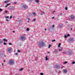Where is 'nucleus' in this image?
Returning <instances> with one entry per match:
<instances>
[{
	"label": "nucleus",
	"instance_id": "obj_1",
	"mask_svg": "<svg viewBox=\"0 0 75 75\" xmlns=\"http://www.w3.org/2000/svg\"><path fill=\"white\" fill-rule=\"evenodd\" d=\"M39 47H44V42L42 41H40L39 42Z\"/></svg>",
	"mask_w": 75,
	"mask_h": 75
},
{
	"label": "nucleus",
	"instance_id": "obj_2",
	"mask_svg": "<svg viewBox=\"0 0 75 75\" xmlns=\"http://www.w3.org/2000/svg\"><path fill=\"white\" fill-rule=\"evenodd\" d=\"M8 63L10 65H13L14 64V61L13 59L10 60L8 61Z\"/></svg>",
	"mask_w": 75,
	"mask_h": 75
},
{
	"label": "nucleus",
	"instance_id": "obj_3",
	"mask_svg": "<svg viewBox=\"0 0 75 75\" xmlns=\"http://www.w3.org/2000/svg\"><path fill=\"white\" fill-rule=\"evenodd\" d=\"M20 38L21 40H22V41H24L25 40V37L24 36H21Z\"/></svg>",
	"mask_w": 75,
	"mask_h": 75
},
{
	"label": "nucleus",
	"instance_id": "obj_4",
	"mask_svg": "<svg viewBox=\"0 0 75 75\" xmlns=\"http://www.w3.org/2000/svg\"><path fill=\"white\" fill-rule=\"evenodd\" d=\"M12 50L11 47L8 48L7 49V50L9 52H11V51H12Z\"/></svg>",
	"mask_w": 75,
	"mask_h": 75
},
{
	"label": "nucleus",
	"instance_id": "obj_5",
	"mask_svg": "<svg viewBox=\"0 0 75 75\" xmlns=\"http://www.w3.org/2000/svg\"><path fill=\"white\" fill-rule=\"evenodd\" d=\"M69 41H70V42H73V41H74V38H71L69 39Z\"/></svg>",
	"mask_w": 75,
	"mask_h": 75
},
{
	"label": "nucleus",
	"instance_id": "obj_6",
	"mask_svg": "<svg viewBox=\"0 0 75 75\" xmlns=\"http://www.w3.org/2000/svg\"><path fill=\"white\" fill-rule=\"evenodd\" d=\"M72 52L71 51H69L68 52V54H69V55H71L72 54Z\"/></svg>",
	"mask_w": 75,
	"mask_h": 75
},
{
	"label": "nucleus",
	"instance_id": "obj_7",
	"mask_svg": "<svg viewBox=\"0 0 75 75\" xmlns=\"http://www.w3.org/2000/svg\"><path fill=\"white\" fill-rule=\"evenodd\" d=\"M70 18L72 19H74V16L72 15L71 16Z\"/></svg>",
	"mask_w": 75,
	"mask_h": 75
},
{
	"label": "nucleus",
	"instance_id": "obj_8",
	"mask_svg": "<svg viewBox=\"0 0 75 75\" xmlns=\"http://www.w3.org/2000/svg\"><path fill=\"white\" fill-rule=\"evenodd\" d=\"M63 72L65 74L67 72V70L65 69L63 70Z\"/></svg>",
	"mask_w": 75,
	"mask_h": 75
},
{
	"label": "nucleus",
	"instance_id": "obj_9",
	"mask_svg": "<svg viewBox=\"0 0 75 75\" xmlns=\"http://www.w3.org/2000/svg\"><path fill=\"white\" fill-rule=\"evenodd\" d=\"M23 7L24 8H27V6L25 5H23Z\"/></svg>",
	"mask_w": 75,
	"mask_h": 75
},
{
	"label": "nucleus",
	"instance_id": "obj_10",
	"mask_svg": "<svg viewBox=\"0 0 75 75\" xmlns=\"http://www.w3.org/2000/svg\"><path fill=\"white\" fill-rule=\"evenodd\" d=\"M10 4H11L10 3H9V4H7V5L5 6V7H7V6H8V5H10Z\"/></svg>",
	"mask_w": 75,
	"mask_h": 75
},
{
	"label": "nucleus",
	"instance_id": "obj_11",
	"mask_svg": "<svg viewBox=\"0 0 75 75\" xmlns=\"http://www.w3.org/2000/svg\"><path fill=\"white\" fill-rule=\"evenodd\" d=\"M4 41H6V42H7V40L5 38L4 39L2 40Z\"/></svg>",
	"mask_w": 75,
	"mask_h": 75
},
{
	"label": "nucleus",
	"instance_id": "obj_12",
	"mask_svg": "<svg viewBox=\"0 0 75 75\" xmlns=\"http://www.w3.org/2000/svg\"><path fill=\"white\" fill-rule=\"evenodd\" d=\"M45 59L46 61H47V60H48V58L47 57H45Z\"/></svg>",
	"mask_w": 75,
	"mask_h": 75
},
{
	"label": "nucleus",
	"instance_id": "obj_13",
	"mask_svg": "<svg viewBox=\"0 0 75 75\" xmlns=\"http://www.w3.org/2000/svg\"><path fill=\"white\" fill-rule=\"evenodd\" d=\"M35 1L37 3H39V0H35Z\"/></svg>",
	"mask_w": 75,
	"mask_h": 75
},
{
	"label": "nucleus",
	"instance_id": "obj_14",
	"mask_svg": "<svg viewBox=\"0 0 75 75\" xmlns=\"http://www.w3.org/2000/svg\"><path fill=\"white\" fill-rule=\"evenodd\" d=\"M62 48H59V51H62Z\"/></svg>",
	"mask_w": 75,
	"mask_h": 75
},
{
	"label": "nucleus",
	"instance_id": "obj_15",
	"mask_svg": "<svg viewBox=\"0 0 75 75\" xmlns=\"http://www.w3.org/2000/svg\"><path fill=\"white\" fill-rule=\"evenodd\" d=\"M13 4H16V5H17V3L16 2H15L13 3Z\"/></svg>",
	"mask_w": 75,
	"mask_h": 75
},
{
	"label": "nucleus",
	"instance_id": "obj_16",
	"mask_svg": "<svg viewBox=\"0 0 75 75\" xmlns=\"http://www.w3.org/2000/svg\"><path fill=\"white\" fill-rule=\"evenodd\" d=\"M3 43V41L1 40L0 39V44H1Z\"/></svg>",
	"mask_w": 75,
	"mask_h": 75
},
{
	"label": "nucleus",
	"instance_id": "obj_17",
	"mask_svg": "<svg viewBox=\"0 0 75 75\" xmlns=\"http://www.w3.org/2000/svg\"><path fill=\"white\" fill-rule=\"evenodd\" d=\"M32 14L33 15V16H35V15L36 14V13H33Z\"/></svg>",
	"mask_w": 75,
	"mask_h": 75
},
{
	"label": "nucleus",
	"instance_id": "obj_18",
	"mask_svg": "<svg viewBox=\"0 0 75 75\" xmlns=\"http://www.w3.org/2000/svg\"><path fill=\"white\" fill-rule=\"evenodd\" d=\"M60 45H61V43H59V47H61Z\"/></svg>",
	"mask_w": 75,
	"mask_h": 75
},
{
	"label": "nucleus",
	"instance_id": "obj_19",
	"mask_svg": "<svg viewBox=\"0 0 75 75\" xmlns=\"http://www.w3.org/2000/svg\"><path fill=\"white\" fill-rule=\"evenodd\" d=\"M64 38H67V37H68L65 35H64Z\"/></svg>",
	"mask_w": 75,
	"mask_h": 75
},
{
	"label": "nucleus",
	"instance_id": "obj_20",
	"mask_svg": "<svg viewBox=\"0 0 75 75\" xmlns=\"http://www.w3.org/2000/svg\"><path fill=\"white\" fill-rule=\"evenodd\" d=\"M27 31H28L30 30V29L29 28H27L26 29Z\"/></svg>",
	"mask_w": 75,
	"mask_h": 75
},
{
	"label": "nucleus",
	"instance_id": "obj_21",
	"mask_svg": "<svg viewBox=\"0 0 75 75\" xmlns=\"http://www.w3.org/2000/svg\"><path fill=\"white\" fill-rule=\"evenodd\" d=\"M51 45H49V46H48V48H50V47H51Z\"/></svg>",
	"mask_w": 75,
	"mask_h": 75
},
{
	"label": "nucleus",
	"instance_id": "obj_22",
	"mask_svg": "<svg viewBox=\"0 0 75 75\" xmlns=\"http://www.w3.org/2000/svg\"><path fill=\"white\" fill-rule=\"evenodd\" d=\"M23 69H21L20 70H19V71H22V70H23Z\"/></svg>",
	"mask_w": 75,
	"mask_h": 75
},
{
	"label": "nucleus",
	"instance_id": "obj_23",
	"mask_svg": "<svg viewBox=\"0 0 75 75\" xmlns=\"http://www.w3.org/2000/svg\"><path fill=\"white\" fill-rule=\"evenodd\" d=\"M67 35L68 37H69L70 35H69V34H68Z\"/></svg>",
	"mask_w": 75,
	"mask_h": 75
},
{
	"label": "nucleus",
	"instance_id": "obj_24",
	"mask_svg": "<svg viewBox=\"0 0 75 75\" xmlns=\"http://www.w3.org/2000/svg\"><path fill=\"white\" fill-rule=\"evenodd\" d=\"M55 41V40H52V42H54Z\"/></svg>",
	"mask_w": 75,
	"mask_h": 75
},
{
	"label": "nucleus",
	"instance_id": "obj_25",
	"mask_svg": "<svg viewBox=\"0 0 75 75\" xmlns=\"http://www.w3.org/2000/svg\"><path fill=\"white\" fill-rule=\"evenodd\" d=\"M6 44H7V43H6L5 42H4V45H6Z\"/></svg>",
	"mask_w": 75,
	"mask_h": 75
},
{
	"label": "nucleus",
	"instance_id": "obj_26",
	"mask_svg": "<svg viewBox=\"0 0 75 75\" xmlns=\"http://www.w3.org/2000/svg\"><path fill=\"white\" fill-rule=\"evenodd\" d=\"M33 21H36L35 18H34V19H33Z\"/></svg>",
	"mask_w": 75,
	"mask_h": 75
},
{
	"label": "nucleus",
	"instance_id": "obj_27",
	"mask_svg": "<svg viewBox=\"0 0 75 75\" xmlns=\"http://www.w3.org/2000/svg\"><path fill=\"white\" fill-rule=\"evenodd\" d=\"M4 13H7V11H4Z\"/></svg>",
	"mask_w": 75,
	"mask_h": 75
},
{
	"label": "nucleus",
	"instance_id": "obj_28",
	"mask_svg": "<svg viewBox=\"0 0 75 75\" xmlns=\"http://www.w3.org/2000/svg\"><path fill=\"white\" fill-rule=\"evenodd\" d=\"M6 18H9V17L8 16H7L6 17Z\"/></svg>",
	"mask_w": 75,
	"mask_h": 75
},
{
	"label": "nucleus",
	"instance_id": "obj_29",
	"mask_svg": "<svg viewBox=\"0 0 75 75\" xmlns=\"http://www.w3.org/2000/svg\"><path fill=\"white\" fill-rule=\"evenodd\" d=\"M54 51L55 52H57V50H55Z\"/></svg>",
	"mask_w": 75,
	"mask_h": 75
},
{
	"label": "nucleus",
	"instance_id": "obj_30",
	"mask_svg": "<svg viewBox=\"0 0 75 75\" xmlns=\"http://www.w3.org/2000/svg\"><path fill=\"white\" fill-rule=\"evenodd\" d=\"M4 3H7V1H4Z\"/></svg>",
	"mask_w": 75,
	"mask_h": 75
},
{
	"label": "nucleus",
	"instance_id": "obj_31",
	"mask_svg": "<svg viewBox=\"0 0 75 75\" xmlns=\"http://www.w3.org/2000/svg\"><path fill=\"white\" fill-rule=\"evenodd\" d=\"M2 11V9L0 8V11Z\"/></svg>",
	"mask_w": 75,
	"mask_h": 75
},
{
	"label": "nucleus",
	"instance_id": "obj_32",
	"mask_svg": "<svg viewBox=\"0 0 75 75\" xmlns=\"http://www.w3.org/2000/svg\"><path fill=\"white\" fill-rule=\"evenodd\" d=\"M75 64V62H72V64Z\"/></svg>",
	"mask_w": 75,
	"mask_h": 75
},
{
	"label": "nucleus",
	"instance_id": "obj_33",
	"mask_svg": "<svg viewBox=\"0 0 75 75\" xmlns=\"http://www.w3.org/2000/svg\"><path fill=\"white\" fill-rule=\"evenodd\" d=\"M6 1H7V2H9V1H10V0H7Z\"/></svg>",
	"mask_w": 75,
	"mask_h": 75
},
{
	"label": "nucleus",
	"instance_id": "obj_34",
	"mask_svg": "<svg viewBox=\"0 0 75 75\" xmlns=\"http://www.w3.org/2000/svg\"><path fill=\"white\" fill-rule=\"evenodd\" d=\"M67 7H66L65 8V9L66 10H67Z\"/></svg>",
	"mask_w": 75,
	"mask_h": 75
},
{
	"label": "nucleus",
	"instance_id": "obj_35",
	"mask_svg": "<svg viewBox=\"0 0 75 75\" xmlns=\"http://www.w3.org/2000/svg\"><path fill=\"white\" fill-rule=\"evenodd\" d=\"M40 75H43V73H42L40 74Z\"/></svg>",
	"mask_w": 75,
	"mask_h": 75
},
{
	"label": "nucleus",
	"instance_id": "obj_36",
	"mask_svg": "<svg viewBox=\"0 0 75 75\" xmlns=\"http://www.w3.org/2000/svg\"><path fill=\"white\" fill-rule=\"evenodd\" d=\"M8 44H9V45H12V44H11V43H8Z\"/></svg>",
	"mask_w": 75,
	"mask_h": 75
},
{
	"label": "nucleus",
	"instance_id": "obj_37",
	"mask_svg": "<svg viewBox=\"0 0 75 75\" xmlns=\"http://www.w3.org/2000/svg\"><path fill=\"white\" fill-rule=\"evenodd\" d=\"M54 25H52V28H54Z\"/></svg>",
	"mask_w": 75,
	"mask_h": 75
},
{
	"label": "nucleus",
	"instance_id": "obj_38",
	"mask_svg": "<svg viewBox=\"0 0 75 75\" xmlns=\"http://www.w3.org/2000/svg\"><path fill=\"white\" fill-rule=\"evenodd\" d=\"M18 52H20V51L19 50H18Z\"/></svg>",
	"mask_w": 75,
	"mask_h": 75
},
{
	"label": "nucleus",
	"instance_id": "obj_39",
	"mask_svg": "<svg viewBox=\"0 0 75 75\" xmlns=\"http://www.w3.org/2000/svg\"><path fill=\"white\" fill-rule=\"evenodd\" d=\"M11 18H12V16H10V19H11Z\"/></svg>",
	"mask_w": 75,
	"mask_h": 75
},
{
	"label": "nucleus",
	"instance_id": "obj_40",
	"mask_svg": "<svg viewBox=\"0 0 75 75\" xmlns=\"http://www.w3.org/2000/svg\"><path fill=\"white\" fill-rule=\"evenodd\" d=\"M43 15V14L42 13L40 14L41 16H42Z\"/></svg>",
	"mask_w": 75,
	"mask_h": 75
},
{
	"label": "nucleus",
	"instance_id": "obj_41",
	"mask_svg": "<svg viewBox=\"0 0 75 75\" xmlns=\"http://www.w3.org/2000/svg\"><path fill=\"white\" fill-rule=\"evenodd\" d=\"M6 21H9L8 20V19H6Z\"/></svg>",
	"mask_w": 75,
	"mask_h": 75
},
{
	"label": "nucleus",
	"instance_id": "obj_42",
	"mask_svg": "<svg viewBox=\"0 0 75 75\" xmlns=\"http://www.w3.org/2000/svg\"><path fill=\"white\" fill-rule=\"evenodd\" d=\"M67 62H64V64H67Z\"/></svg>",
	"mask_w": 75,
	"mask_h": 75
},
{
	"label": "nucleus",
	"instance_id": "obj_43",
	"mask_svg": "<svg viewBox=\"0 0 75 75\" xmlns=\"http://www.w3.org/2000/svg\"><path fill=\"white\" fill-rule=\"evenodd\" d=\"M60 15H62V13H61L60 14Z\"/></svg>",
	"mask_w": 75,
	"mask_h": 75
},
{
	"label": "nucleus",
	"instance_id": "obj_44",
	"mask_svg": "<svg viewBox=\"0 0 75 75\" xmlns=\"http://www.w3.org/2000/svg\"><path fill=\"white\" fill-rule=\"evenodd\" d=\"M53 18H54V17H53L52 18V19H53Z\"/></svg>",
	"mask_w": 75,
	"mask_h": 75
},
{
	"label": "nucleus",
	"instance_id": "obj_45",
	"mask_svg": "<svg viewBox=\"0 0 75 75\" xmlns=\"http://www.w3.org/2000/svg\"><path fill=\"white\" fill-rule=\"evenodd\" d=\"M28 20H30V19L29 18H28Z\"/></svg>",
	"mask_w": 75,
	"mask_h": 75
},
{
	"label": "nucleus",
	"instance_id": "obj_46",
	"mask_svg": "<svg viewBox=\"0 0 75 75\" xmlns=\"http://www.w3.org/2000/svg\"><path fill=\"white\" fill-rule=\"evenodd\" d=\"M71 31H72V28H71Z\"/></svg>",
	"mask_w": 75,
	"mask_h": 75
},
{
	"label": "nucleus",
	"instance_id": "obj_47",
	"mask_svg": "<svg viewBox=\"0 0 75 75\" xmlns=\"http://www.w3.org/2000/svg\"><path fill=\"white\" fill-rule=\"evenodd\" d=\"M55 11H53V13H55Z\"/></svg>",
	"mask_w": 75,
	"mask_h": 75
},
{
	"label": "nucleus",
	"instance_id": "obj_48",
	"mask_svg": "<svg viewBox=\"0 0 75 75\" xmlns=\"http://www.w3.org/2000/svg\"><path fill=\"white\" fill-rule=\"evenodd\" d=\"M47 53L48 54H49V53H50V52H47Z\"/></svg>",
	"mask_w": 75,
	"mask_h": 75
},
{
	"label": "nucleus",
	"instance_id": "obj_49",
	"mask_svg": "<svg viewBox=\"0 0 75 75\" xmlns=\"http://www.w3.org/2000/svg\"><path fill=\"white\" fill-rule=\"evenodd\" d=\"M29 22H30V21H28V23H29Z\"/></svg>",
	"mask_w": 75,
	"mask_h": 75
},
{
	"label": "nucleus",
	"instance_id": "obj_50",
	"mask_svg": "<svg viewBox=\"0 0 75 75\" xmlns=\"http://www.w3.org/2000/svg\"><path fill=\"white\" fill-rule=\"evenodd\" d=\"M47 30V29H45V30Z\"/></svg>",
	"mask_w": 75,
	"mask_h": 75
},
{
	"label": "nucleus",
	"instance_id": "obj_51",
	"mask_svg": "<svg viewBox=\"0 0 75 75\" xmlns=\"http://www.w3.org/2000/svg\"><path fill=\"white\" fill-rule=\"evenodd\" d=\"M6 62V61L5 60H4V62Z\"/></svg>",
	"mask_w": 75,
	"mask_h": 75
},
{
	"label": "nucleus",
	"instance_id": "obj_52",
	"mask_svg": "<svg viewBox=\"0 0 75 75\" xmlns=\"http://www.w3.org/2000/svg\"><path fill=\"white\" fill-rule=\"evenodd\" d=\"M18 54L17 53H16V55H18Z\"/></svg>",
	"mask_w": 75,
	"mask_h": 75
},
{
	"label": "nucleus",
	"instance_id": "obj_53",
	"mask_svg": "<svg viewBox=\"0 0 75 75\" xmlns=\"http://www.w3.org/2000/svg\"><path fill=\"white\" fill-rule=\"evenodd\" d=\"M15 31H13V33H14Z\"/></svg>",
	"mask_w": 75,
	"mask_h": 75
},
{
	"label": "nucleus",
	"instance_id": "obj_54",
	"mask_svg": "<svg viewBox=\"0 0 75 75\" xmlns=\"http://www.w3.org/2000/svg\"><path fill=\"white\" fill-rule=\"evenodd\" d=\"M55 72H56V73H57V71H56Z\"/></svg>",
	"mask_w": 75,
	"mask_h": 75
},
{
	"label": "nucleus",
	"instance_id": "obj_55",
	"mask_svg": "<svg viewBox=\"0 0 75 75\" xmlns=\"http://www.w3.org/2000/svg\"><path fill=\"white\" fill-rule=\"evenodd\" d=\"M2 65H3V63H2Z\"/></svg>",
	"mask_w": 75,
	"mask_h": 75
},
{
	"label": "nucleus",
	"instance_id": "obj_56",
	"mask_svg": "<svg viewBox=\"0 0 75 75\" xmlns=\"http://www.w3.org/2000/svg\"><path fill=\"white\" fill-rule=\"evenodd\" d=\"M61 69H62V67H61Z\"/></svg>",
	"mask_w": 75,
	"mask_h": 75
}]
</instances>
